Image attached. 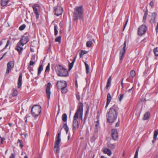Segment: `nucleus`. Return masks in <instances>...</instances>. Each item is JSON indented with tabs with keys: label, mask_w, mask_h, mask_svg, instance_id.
<instances>
[{
	"label": "nucleus",
	"mask_w": 158,
	"mask_h": 158,
	"mask_svg": "<svg viewBox=\"0 0 158 158\" xmlns=\"http://www.w3.org/2000/svg\"><path fill=\"white\" fill-rule=\"evenodd\" d=\"M61 93L63 94H65L68 91V89L67 87H63L60 89Z\"/></svg>",
	"instance_id": "28"
},
{
	"label": "nucleus",
	"mask_w": 158,
	"mask_h": 158,
	"mask_svg": "<svg viewBox=\"0 0 158 158\" xmlns=\"http://www.w3.org/2000/svg\"><path fill=\"white\" fill-rule=\"evenodd\" d=\"M76 97L77 100L78 101H80V95L78 94H76Z\"/></svg>",
	"instance_id": "51"
},
{
	"label": "nucleus",
	"mask_w": 158,
	"mask_h": 158,
	"mask_svg": "<svg viewBox=\"0 0 158 158\" xmlns=\"http://www.w3.org/2000/svg\"><path fill=\"white\" fill-rule=\"evenodd\" d=\"M126 44L127 41L125 40L123 43V49L121 50L120 52V60H122L123 56L126 52Z\"/></svg>",
	"instance_id": "14"
},
{
	"label": "nucleus",
	"mask_w": 158,
	"mask_h": 158,
	"mask_svg": "<svg viewBox=\"0 0 158 158\" xmlns=\"http://www.w3.org/2000/svg\"><path fill=\"white\" fill-rule=\"evenodd\" d=\"M61 40V37L60 36H58L57 37L55 40L56 42H58L59 43H60Z\"/></svg>",
	"instance_id": "42"
},
{
	"label": "nucleus",
	"mask_w": 158,
	"mask_h": 158,
	"mask_svg": "<svg viewBox=\"0 0 158 158\" xmlns=\"http://www.w3.org/2000/svg\"><path fill=\"white\" fill-rule=\"evenodd\" d=\"M27 69L31 74H33V73L32 72L33 71V67L29 66L28 67Z\"/></svg>",
	"instance_id": "40"
},
{
	"label": "nucleus",
	"mask_w": 158,
	"mask_h": 158,
	"mask_svg": "<svg viewBox=\"0 0 158 158\" xmlns=\"http://www.w3.org/2000/svg\"><path fill=\"white\" fill-rule=\"evenodd\" d=\"M10 1V0H2L1 2V6H6Z\"/></svg>",
	"instance_id": "20"
},
{
	"label": "nucleus",
	"mask_w": 158,
	"mask_h": 158,
	"mask_svg": "<svg viewBox=\"0 0 158 158\" xmlns=\"http://www.w3.org/2000/svg\"><path fill=\"white\" fill-rule=\"evenodd\" d=\"M150 5L152 7L154 6V3L152 1H151L150 3Z\"/></svg>",
	"instance_id": "55"
},
{
	"label": "nucleus",
	"mask_w": 158,
	"mask_h": 158,
	"mask_svg": "<svg viewBox=\"0 0 158 158\" xmlns=\"http://www.w3.org/2000/svg\"><path fill=\"white\" fill-rule=\"evenodd\" d=\"M119 122L118 121V122H117L116 124H115V127H118L119 126Z\"/></svg>",
	"instance_id": "57"
},
{
	"label": "nucleus",
	"mask_w": 158,
	"mask_h": 158,
	"mask_svg": "<svg viewBox=\"0 0 158 158\" xmlns=\"http://www.w3.org/2000/svg\"><path fill=\"white\" fill-rule=\"evenodd\" d=\"M29 41L27 36H23L20 41L18 43L15 49L19 52V55L21 54V52L23 49V46L24 45L27 43Z\"/></svg>",
	"instance_id": "2"
},
{
	"label": "nucleus",
	"mask_w": 158,
	"mask_h": 158,
	"mask_svg": "<svg viewBox=\"0 0 158 158\" xmlns=\"http://www.w3.org/2000/svg\"><path fill=\"white\" fill-rule=\"evenodd\" d=\"M62 120L64 122H66L67 120V115L65 113L63 114L62 117Z\"/></svg>",
	"instance_id": "32"
},
{
	"label": "nucleus",
	"mask_w": 158,
	"mask_h": 158,
	"mask_svg": "<svg viewBox=\"0 0 158 158\" xmlns=\"http://www.w3.org/2000/svg\"><path fill=\"white\" fill-rule=\"evenodd\" d=\"M95 128L94 130L97 129L98 130V126L99 125V121H98L95 122Z\"/></svg>",
	"instance_id": "48"
},
{
	"label": "nucleus",
	"mask_w": 158,
	"mask_h": 158,
	"mask_svg": "<svg viewBox=\"0 0 158 158\" xmlns=\"http://www.w3.org/2000/svg\"><path fill=\"white\" fill-rule=\"evenodd\" d=\"M119 108L117 105L114 104L109 109V111L106 114L107 121L112 123L114 122L117 118V111Z\"/></svg>",
	"instance_id": "1"
},
{
	"label": "nucleus",
	"mask_w": 158,
	"mask_h": 158,
	"mask_svg": "<svg viewBox=\"0 0 158 158\" xmlns=\"http://www.w3.org/2000/svg\"><path fill=\"white\" fill-rule=\"evenodd\" d=\"M111 99L112 98L110 95V94L109 93H108L107 94L106 102H107L108 103H110L111 100Z\"/></svg>",
	"instance_id": "25"
},
{
	"label": "nucleus",
	"mask_w": 158,
	"mask_h": 158,
	"mask_svg": "<svg viewBox=\"0 0 158 158\" xmlns=\"http://www.w3.org/2000/svg\"><path fill=\"white\" fill-rule=\"evenodd\" d=\"M63 127L66 131V133L67 134L69 130V128L66 123H65L64 124Z\"/></svg>",
	"instance_id": "31"
},
{
	"label": "nucleus",
	"mask_w": 158,
	"mask_h": 158,
	"mask_svg": "<svg viewBox=\"0 0 158 158\" xmlns=\"http://www.w3.org/2000/svg\"><path fill=\"white\" fill-rule=\"evenodd\" d=\"M139 149V148L137 147L136 149V151L134 158H138V156Z\"/></svg>",
	"instance_id": "39"
},
{
	"label": "nucleus",
	"mask_w": 158,
	"mask_h": 158,
	"mask_svg": "<svg viewBox=\"0 0 158 158\" xmlns=\"http://www.w3.org/2000/svg\"><path fill=\"white\" fill-rule=\"evenodd\" d=\"M11 43L10 40H7L6 44V46H5V47L3 49V50H4L8 46V45L9 44H11Z\"/></svg>",
	"instance_id": "41"
},
{
	"label": "nucleus",
	"mask_w": 158,
	"mask_h": 158,
	"mask_svg": "<svg viewBox=\"0 0 158 158\" xmlns=\"http://www.w3.org/2000/svg\"><path fill=\"white\" fill-rule=\"evenodd\" d=\"M61 141V139H56L55 143L54 146H60L59 143Z\"/></svg>",
	"instance_id": "37"
},
{
	"label": "nucleus",
	"mask_w": 158,
	"mask_h": 158,
	"mask_svg": "<svg viewBox=\"0 0 158 158\" xmlns=\"http://www.w3.org/2000/svg\"><path fill=\"white\" fill-rule=\"evenodd\" d=\"M41 107L39 105H35L32 107L31 112L32 115L34 117H36L39 115L41 112Z\"/></svg>",
	"instance_id": "5"
},
{
	"label": "nucleus",
	"mask_w": 158,
	"mask_h": 158,
	"mask_svg": "<svg viewBox=\"0 0 158 158\" xmlns=\"http://www.w3.org/2000/svg\"><path fill=\"white\" fill-rule=\"evenodd\" d=\"M24 119L25 122L26 123H27V117H25Z\"/></svg>",
	"instance_id": "64"
},
{
	"label": "nucleus",
	"mask_w": 158,
	"mask_h": 158,
	"mask_svg": "<svg viewBox=\"0 0 158 158\" xmlns=\"http://www.w3.org/2000/svg\"><path fill=\"white\" fill-rule=\"evenodd\" d=\"M26 25L25 24H23L22 25L20 26L19 28V30L20 31H23L26 27Z\"/></svg>",
	"instance_id": "44"
},
{
	"label": "nucleus",
	"mask_w": 158,
	"mask_h": 158,
	"mask_svg": "<svg viewBox=\"0 0 158 158\" xmlns=\"http://www.w3.org/2000/svg\"><path fill=\"white\" fill-rule=\"evenodd\" d=\"M17 143L18 144H19V146L21 148H22L23 147V145L22 143V141L20 139H18L17 141Z\"/></svg>",
	"instance_id": "46"
},
{
	"label": "nucleus",
	"mask_w": 158,
	"mask_h": 158,
	"mask_svg": "<svg viewBox=\"0 0 158 158\" xmlns=\"http://www.w3.org/2000/svg\"><path fill=\"white\" fill-rule=\"evenodd\" d=\"M153 52L156 56H158V47L154 48L153 50Z\"/></svg>",
	"instance_id": "38"
},
{
	"label": "nucleus",
	"mask_w": 158,
	"mask_h": 158,
	"mask_svg": "<svg viewBox=\"0 0 158 158\" xmlns=\"http://www.w3.org/2000/svg\"><path fill=\"white\" fill-rule=\"evenodd\" d=\"M76 56H75L73 60L72 61V63H69V70H70L72 69V68L73 66V64H74L75 62V61L76 60Z\"/></svg>",
	"instance_id": "19"
},
{
	"label": "nucleus",
	"mask_w": 158,
	"mask_h": 158,
	"mask_svg": "<svg viewBox=\"0 0 158 158\" xmlns=\"http://www.w3.org/2000/svg\"><path fill=\"white\" fill-rule=\"evenodd\" d=\"M140 101H141V102H143L145 101H146V99L144 98H141V99H140Z\"/></svg>",
	"instance_id": "58"
},
{
	"label": "nucleus",
	"mask_w": 158,
	"mask_h": 158,
	"mask_svg": "<svg viewBox=\"0 0 158 158\" xmlns=\"http://www.w3.org/2000/svg\"><path fill=\"white\" fill-rule=\"evenodd\" d=\"M56 71L59 76L66 77L68 74L66 69L60 65H57L56 66Z\"/></svg>",
	"instance_id": "4"
},
{
	"label": "nucleus",
	"mask_w": 158,
	"mask_h": 158,
	"mask_svg": "<svg viewBox=\"0 0 158 158\" xmlns=\"http://www.w3.org/2000/svg\"><path fill=\"white\" fill-rule=\"evenodd\" d=\"M60 133H59L58 134L56 138V139H60Z\"/></svg>",
	"instance_id": "53"
},
{
	"label": "nucleus",
	"mask_w": 158,
	"mask_h": 158,
	"mask_svg": "<svg viewBox=\"0 0 158 158\" xmlns=\"http://www.w3.org/2000/svg\"><path fill=\"white\" fill-rule=\"evenodd\" d=\"M50 63H48L45 72H49L50 70Z\"/></svg>",
	"instance_id": "49"
},
{
	"label": "nucleus",
	"mask_w": 158,
	"mask_h": 158,
	"mask_svg": "<svg viewBox=\"0 0 158 158\" xmlns=\"http://www.w3.org/2000/svg\"><path fill=\"white\" fill-rule=\"evenodd\" d=\"M158 135V129L155 131L154 136H153V139L152 140V142L153 143H154L155 141V140L156 139L157 136Z\"/></svg>",
	"instance_id": "21"
},
{
	"label": "nucleus",
	"mask_w": 158,
	"mask_h": 158,
	"mask_svg": "<svg viewBox=\"0 0 158 158\" xmlns=\"http://www.w3.org/2000/svg\"><path fill=\"white\" fill-rule=\"evenodd\" d=\"M88 51H86L84 50H81L80 54V57L81 58L83 56L84 54H86L87 53H88Z\"/></svg>",
	"instance_id": "30"
},
{
	"label": "nucleus",
	"mask_w": 158,
	"mask_h": 158,
	"mask_svg": "<svg viewBox=\"0 0 158 158\" xmlns=\"http://www.w3.org/2000/svg\"><path fill=\"white\" fill-rule=\"evenodd\" d=\"M35 64V62L31 60L29 63V66H31L34 65Z\"/></svg>",
	"instance_id": "52"
},
{
	"label": "nucleus",
	"mask_w": 158,
	"mask_h": 158,
	"mask_svg": "<svg viewBox=\"0 0 158 158\" xmlns=\"http://www.w3.org/2000/svg\"><path fill=\"white\" fill-rule=\"evenodd\" d=\"M30 117V114H27L26 116L25 117H27V118H28Z\"/></svg>",
	"instance_id": "61"
},
{
	"label": "nucleus",
	"mask_w": 158,
	"mask_h": 158,
	"mask_svg": "<svg viewBox=\"0 0 158 158\" xmlns=\"http://www.w3.org/2000/svg\"><path fill=\"white\" fill-rule=\"evenodd\" d=\"M51 85V83L50 82H48V83L46 85V92L47 94L48 98L49 99L50 98L51 92H50V86Z\"/></svg>",
	"instance_id": "16"
},
{
	"label": "nucleus",
	"mask_w": 158,
	"mask_h": 158,
	"mask_svg": "<svg viewBox=\"0 0 158 158\" xmlns=\"http://www.w3.org/2000/svg\"><path fill=\"white\" fill-rule=\"evenodd\" d=\"M83 103L79 102L78 104V109L77 110L75 114H77L78 116V118L79 113H80V118L81 120H82V115L83 113Z\"/></svg>",
	"instance_id": "7"
},
{
	"label": "nucleus",
	"mask_w": 158,
	"mask_h": 158,
	"mask_svg": "<svg viewBox=\"0 0 158 158\" xmlns=\"http://www.w3.org/2000/svg\"><path fill=\"white\" fill-rule=\"evenodd\" d=\"M103 152L106 154H107L108 156H110L111 154L110 150L108 148H105L103 150Z\"/></svg>",
	"instance_id": "24"
},
{
	"label": "nucleus",
	"mask_w": 158,
	"mask_h": 158,
	"mask_svg": "<svg viewBox=\"0 0 158 158\" xmlns=\"http://www.w3.org/2000/svg\"><path fill=\"white\" fill-rule=\"evenodd\" d=\"M54 152L56 154H58L60 152V146H54Z\"/></svg>",
	"instance_id": "29"
},
{
	"label": "nucleus",
	"mask_w": 158,
	"mask_h": 158,
	"mask_svg": "<svg viewBox=\"0 0 158 158\" xmlns=\"http://www.w3.org/2000/svg\"><path fill=\"white\" fill-rule=\"evenodd\" d=\"M22 73H20L19 77L18 82V87L19 88L21 87L22 84Z\"/></svg>",
	"instance_id": "18"
},
{
	"label": "nucleus",
	"mask_w": 158,
	"mask_h": 158,
	"mask_svg": "<svg viewBox=\"0 0 158 158\" xmlns=\"http://www.w3.org/2000/svg\"><path fill=\"white\" fill-rule=\"evenodd\" d=\"M85 65L86 70V73H89V66L85 62Z\"/></svg>",
	"instance_id": "45"
},
{
	"label": "nucleus",
	"mask_w": 158,
	"mask_h": 158,
	"mask_svg": "<svg viewBox=\"0 0 158 158\" xmlns=\"http://www.w3.org/2000/svg\"><path fill=\"white\" fill-rule=\"evenodd\" d=\"M14 62L10 61L8 62L7 65V68L6 74H8L11 71L14 67Z\"/></svg>",
	"instance_id": "11"
},
{
	"label": "nucleus",
	"mask_w": 158,
	"mask_h": 158,
	"mask_svg": "<svg viewBox=\"0 0 158 158\" xmlns=\"http://www.w3.org/2000/svg\"><path fill=\"white\" fill-rule=\"evenodd\" d=\"M67 83L64 80L57 81L56 84V87L59 89L63 87H67Z\"/></svg>",
	"instance_id": "10"
},
{
	"label": "nucleus",
	"mask_w": 158,
	"mask_h": 158,
	"mask_svg": "<svg viewBox=\"0 0 158 158\" xmlns=\"http://www.w3.org/2000/svg\"><path fill=\"white\" fill-rule=\"evenodd\" d=\"M128 20L127 19L126 21V22H125V23L124 25V28H125V27H126L127 24V23L128 22Z\"/></svg>",
	"instance_id": "59"
},
{
	"label": "nucleus",
	"mask_w": 158,
	"mask_h": 158,
	"mask_svg": "<svg viewBox=\"0 0 158 158\" xmlns=\"http://www.w3.org/2000/svg\"><path fill=\"white\" fill-rule=\"evenodd\" d=\"M111 80V76H110L108 79L107 84L106 86V89H107L110 85Z\"/></svg>",
	"instance_id": "22"
},
{
	"label": "nucleus",
	"mask_w": 158,
	"mask_h": 158,
	"mask_svg": "<svg viewBox=\"0 0 158 158\" xmlns=\"http://www.w3.org/2000/svg\"><path fill=\"white\" fill-rule=\"evenodd\" d=\"M109 103H108L107 102H106V106L105 107L106 108H107V106H108V105L109 104Z\"/></svg>",
	"instance_id": "62"
},
{
	"label": "nucleus",
	"mask_w": 158,
	"mask_h": 158,
	"mask_svg": "<svg viewBox=\"0 0 158 158\" xmlns=\"http://www.w3.org/2000/svg\"><path fill=\"white\" fill-rule=\"evenodd\" d=\"M148 10L147 7L146 10L144 12V15H143V21L144 22H145V21L146 20V18L147 17V16L148 14Z\"/></svg>",
	"instance_id": "23"
},
{
	"label": "nucleus",
	"mask_w": 158,
	"mask_h": 158,
	"mask_svg": "<svg viewBox=\"0 0 158 158\" xmlns=\"http://www.w3.org/2000/svg\"><path fill=\"white\" fill-rule=\"evenodd\" d=\"M124 94H119V96L118 97V98L119 99V101L120 102H121L122 100L124 97Z\"/></svg>",
	"instance_id": "47"
},
{
	"label": "nucleus",
	"mask_w": 158,
	"mask_h": 158,
	"mask_svg": "<svg viewBox=\"0 0 158 158\" xmlns=\"http://www.w3.org/2000/svg\"><path fill=\"white\" fill-rule=\"evenodd\" d=\"M18 94V91L16 89H15L13 90V92L12 93V96L15 97L17 96Z\"/></svg>",
	"instance_id": "36"
},
{
	"label": "nucleus",
	"mask_w": 158,
	"mask_h": 158,
	"mask_svg": "<svg viewBox=\"0 0 158 158\" xmlns=\"http://www.w3.org/2000/svg\"><path fill=\"white\" fill-rule=\"evenodd\" d=\"M75 84L77 87H78V84H77V80L76 79L75 81Z\"/></svg>",
	"instance_id": "56"
},
{
	"label": "nucleus",
	"mask_w": 158,
	"mask_h": 158,
	"mask_svg": "<svg viewBox=\"0 0 158 158\" xmlns=\"http://www.w3.org/2000/svg\"><path fill=\"white\" fill-rule=\"evenodd\" d=\"M55 15L56 16L61 15L63 12V9L61 6H57L54 8Z\"/></svg>",
	"instance_id": "13"
},
{
	"label": "nucleus",
	"mask_w": 158,
	"mask_h": 158,
	"mask_svg": "<svg viewBox=\"0 0 158 158\" xmlns=\"http://www.w3.org/2000/svg\"><path fill=\"white\" fill-rule=\"evenodd\" d=\"M149 117V112H147L145 113V114L144 115L143 118V120H147L148 119Z\"/></svg>",
	"instance_id": "27"
},
{
	"label": "nucleus",
	"mask_w": 158,
	"mask_h": 158,
	"mask_svg": "<svg viewBox=\"0 0 158 158\" xmlns=\"http://www.w3.org/2000/svg\"><path fill=\"white\" fill-rule=\"evenodd\" d=\"M57 28V26L56 25H55L54 26V35H57L58 32Z\"/></svg>",
	"instance_id": "35"
},
{
	"label": "nucleus",
	"mask_w": 158,
	"mask_h": 158,
	"mask_svg": "<svg viewBox=\"0 0 158 158\" xmlns=\"http://www.w3.org/2000/svg\"><path fill=\"white\" fill-rule=\"evenodd\" d=\"M15 156L13 153H11L10 156L9 157V158H15Z\"/></svg>",
	"instance_id": "54"
},
{
	"label": "nucleus",
	"mask_w": 158,
	"mask_h": 158,
	"mask_svg": "<svg viewBox=\"0 0 158 158\" xmlns=\"http://www.w3.org/2000/svg\"><path fill=\"white\" fill-rule=\"evenodd\" d=\"M157 16L156 13L153 12L152 14L151 17L149 20L150 22L152 24H155L156 23V19Z\"/></svg>",
	"instance_id": "17"
},
{
	"label": "nucleus",
	"mask_w": 158,
	"mask_h": 158,
	"mask_svg": "<svg viewBox=\"0 0 158 158\" xmlns=\"http://www.w3.org/2000/svg\"><path fill=\"white\" fill-rule=\"evenodd\" d=\"M147 27L145 25L142 24L138 29V34L139 35L142 36L144 34L146 31Z\"/></svg>",
	"instance_id": "8"
},
{
	"label": "nucleus",
	"mask_w": 158,
	"mask_h": 158,
	"mask_svg": "<svg viewBox=\"0 0 158 158\" xmlns=\"http://www.w3.org/2000/svg\"><path fill=\"white\" fill-rule=\"evenodd\" d=\"M32 7L33 12L35 15L36 19H37L39 18V15L38 9L40 8V6L38 4H35L33 5Z\"/></svg>",
	"instance_id": "9"
},
{
	"label": "nucleus",
	"mask_w": 158,
	"mask_h": 158,
	"mask_svg": "<svg viewBox=\"0 0 158 158\" xmlns=\"http://www.w3.org/2000/svg\"><path fill=\"white\" fill-rule=\"evenodd\" d=\"M1 139V141L3 142L4 140H5V138L4 137H1L0 138Z\"/></svg>",
	"instance_id": "60"
},
{
	"label": "nucleus",
	"mask_w": 158,
	"mask_h": 158,
	"mask_svg": "<svg viewBox=\"0 0 158 158\" xmlns=\"http://www.w3.org/2000/svg\"><path fill=\"white\" fill-rule=\"evenodd\" d=\"M93 42L91 41H87L86 43V46L87 47H90L92 46Z\"/></svg>",
	"instance_id": "34"
},
{
	"label": "nucleus",
	"mask_w": 158,
	"mask_h": 158,
	"mask_svg": "<svg viewBox=\"0 0 158 158\" xmlns=\"http://www.w3.org/2000/svg\"><path fill=\"white\" fill-rule=\"evenodd\" d=\"M130 74L132 77H134L135 76V72L134 70H131L130 72Z\"/></svg>",
	"instance_id": "43"
},
{
	"label": "nucleus",
	"mask_w": 158,
	"mask_h": 158,
	"mask_svg": "<svg viewBox=\"0 0 158 158\" xmlns=\"http://www.w3.org/2000/svg\"><path fill=\"white\" fill-rule=\"evenodd\" d=\"M78 116L77 114H75L73 118V131L74 133L78 129L79 127L78 122L77 121Z\"/></svg>",
	"instance_id": "6"
},
{
	"label": "nucleus",
	"mask_w": 158,
	"mask_h": 158,
	"mask_svg": "<svg viewBox=\"0 0 158 158\" xmlns=\"http://www.w3.org/2000/svg\"><path fill=\"white\" fill-rule=\"evenodd\" d=\"M111 136L112 139L114 140H117L118 138V132L117 130L112 129L111 131Z\"/></svg>",
	"instance_id": "12"
},
{
	"label": "nucleus",
	"mask_w": 158,
	"mask_h": 158,
	"mask_svg": "<svg viewBox=\"0 0 158 158\" xmlns=\"http://www.w3.org/2000/svg\"><path fill=\"white\" fill-rule=\"evenodd\" d=\"M108 147L111 149H113L115 148V145L114 144L109 143L108 144Z\"/></svg>",
	"instance_id": "33"
},
{
	"label": "nucleus",
	"mask_w": 158,
	"mask_h": 158,
	"mask_svg": "<svg viewBox=\"0 0 158 158\" xmlns=\"http://www.w3.org/2000/svg\"><path fill=\"white\" fill-rule=\"evenodd\" d=\"M43 66L42 64L40 65L38 69V75H39L41 73V71L43 70Z\"/></svg>",
	"instance_id": "26"
},
{
	"label": "nucleus",
	"mask_w": 158,
	"mask_h": 158,
	"mask_svg": "<svg viewBox=\"0 0 158 158\" xmlns=\"http://www.w3.org/2000/svg\"><path fill=\"white\" fill-rule=\"evenodd\" d=\"M12 124H13L12 123H8L10 127H12Z\"/></svg>",
	"instance_id": "63"
},
{
	"label": "nucleus",
	"mask_w": 158,
	"mask_h": 158,
	"mask_svg": "<svg viewBox=\"0 0 158 158\" xmlns=\"http://www.w3.org/2000/svg\"><path fill=\"white\" fill-rule=\"evenodd\" d=\"M84 10L82 6H77L74 9L73 14V20L76 21L83 18Z\"/></svg>",
	"instance_id": "3"
},
{
	"label": "nucleus",
	"mask_w": 158,
	"mask_h": 158,
	"mask_svg": "<svg viewBox=\"0 0 158 158\" xmlns=\"http://www.w3.org/2000/svg\"><path fill=\"white\" fill-rule=\"evenodd\" d=\"M35 59V56L34 55H32L31 57V60L34 61Z\"/></svg>",
	"instance_id": "50"
},
{
	"label": "nucleus",
	"mask_w": 158,
	"mask_h": 158,
	"mask_svg": "<svg viewBox=\"0 0 158 158\" xmlns=\"http://www.w3.org/2000/svg\"><path fill=\"white\" fill-rule=\"evenodd\" d=\"M98 130L96 129L94 130V132L93 134V136L90 138V140L91 143H93L98 138Z\"/></svg>",
	"instance_id": "15"
}]
</instances>
